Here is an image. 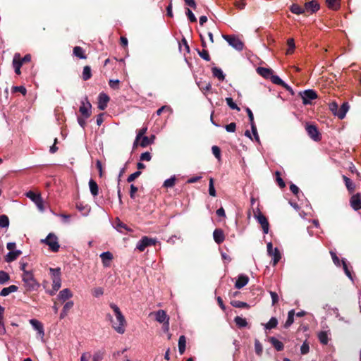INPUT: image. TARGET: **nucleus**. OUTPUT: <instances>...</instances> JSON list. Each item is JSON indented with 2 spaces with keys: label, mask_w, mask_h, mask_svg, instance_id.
Returning a JSON list of instances; mask_svg holds the SVG:
<instances>
[{
  "label": "nucleus",
  "mask_w": 361,
  "mask_h": 361,
  "mask_svg": "<svg viewBox=\"0 0 361 361\" xmlns=\"http://www.w3.org/2000/svg\"><path fill=\"white\" fill-rule=\"evenodd\" d=\"M100 257L102 259L103 266L105 267H109L110 266L111 261L113 259V255L111 252L109 251L104 252L100 255Z\"/></svg>",
  "instance_id": "a211bd4d"
},
{
  "label": "nucleus",
  "mask_w": 361,
  "mask_h": 361,
  "mask_svg": "<svg viewBox=\"0 0 361 361\" xmlns=\"http://www.w3.org/2000/svg\"><path fill=\"white\" fill-rule=\"evenodd\" d=\"M21 255L20 250L10 251L5 257L7 262H11L17 259L18 256Z\"/></svg>",
  "instance_id": "a878e982"
},
{
  "label": "nucleus",
  "mask_w": 361,
  "mask_h": 361,
  "mask_svg": "<svg viewBox=\"0 0 361 361\" xmlns=\"http://www.w3.org/2000/svg\"><path fill=\"white\" fill-rule=\"evenodd\" d=\"M22 61H20V56L19 54H15L13 60V66L15 69L16 74H20V68L22 66Z\"/></svg>",
  "instance_id": "412c9836"
},
{
  "label": "nucleus",
  "mask_w": 361,
  "mask_h": 361,
  "mask_svg": "<svg viewBox=\"0 0 361 361\" xmlns=\"http://www.w3.org/2000/svg\"><path fill=\"white\" fill-rule=\"evenodd\" d=\"M290 10L293 13H295L297 15H300V14L305 13V8H302L301 6H300L299 5L295 4H293L291 5Z\"/></svg>",
  "instance_id": "2f4dec72"
},
{
  "label": "nucleus",
  "mask_w": 361,
  "mask_h": 361,
  "mask_svg": "<svg viewBox=\"0 0 361 361\" xmlns=\"http://www.w3.org/2000/svg\"><path fill=\"white\" fill-rule=\"evenodd\" d=\"M73 305L74 303L73 301H68L63 305V310L68 312V311L73 307Z\"/></svg>",
  "instance_id": "774afa93"
},
{
  "label": "nucleus",
  "mask_w": 361,
  "mask_h": 361,
  "mask_svg": "<svg viewBox=\"0 0 361 361\" xmlns=\"http://www.w3.org/2000/svg\"><path fill=\"white\" fill-rule=\"evenodd\" d=\"M209 194L212 197H216V193L214 188V180L213 178H209Z\"/></svg>",
  "instance_id": "79ce46f5"
},
{
  "label": "nucleus",
  "mask_w": 361,
  "mask_h": 361,
  "mask_svg": "<svg viewBox=\"0 0 361 361\" xmlns=\"http://www.w3.org/2000/svg\"><path fill=\"white\" fill-rule=\"evenodd\" d=\"M255 352L258 355H260L262 353V345L258 340H256L255 342Z\"/></svg>",
  "instance_id": "5fc2aeb1"
},
{
  "label": "nucleus",
  "mask_w": 361,
  "mask_h": 361,
  "mask_svg": "<svg viewBox=\"0 0 361 361\" xmlns=\"http://www.w3.org/2000/svg\"><path fill=\"white\" fill-rule=\"evenodd\" d=\"M343 178L348 190L351 192H353L355 190V185L353 184L352 180L345 176H343Z\"/></svg>",
  "instance_id": "4c0bfd02"
},
{
  "label": "nucleus",
  "mask_w": 361,
  "mask_h": 361,
  "mask_svg": "<svg viewBox=\"0 0 361 361\" xmlns=\"http://www.w3.org/2000/svg\"><path fill=\"white\" fill-rule=\"evenodd\" d=\"M234 321L236 325L240 328L245 327L247 325L246 319L239 316L235 317Z\"/></svg>",
  "instance_id": "c9c22d12"
},
{
  "label": "nucleus",
  "mask_w": 361,
  "mask_h": 361,
  "mask_svg": "<svg viewBox=\"0 0 361 361\" xmlns=\"http://www.w3.org/2000/svg\"><path fill=\"white\" fill-rule=\"evenodd\" d=\"M255 217L259 224H260L264 233L267 234L269 233V224L265 216L259 212L257 214H255Z\"/></svg>",
  "instance_id": "ddd939ff"
},
{
  "label": "nucleus",
  "mask_w": 361,
  "mask_h": 361,
  "mask_svg": "<svg viewBox=\"0 0 361 361\" xmlns=\"http://www.w3.org/2000/svg\"><path fill=\"white\" fill-rule=\"evenodd\" d=\"M278 324V320L276 317H271L269 321L264 324V327L266 329H271L276 327Z\"/></svg>",
  "instance_id": "e433bc0d"
},
{
  "label": "nucleus",
  "mask_w": 361,
  "mask_h": 361,
  "mask_svg": "<svg viewBox=\"0 0 361 361\" xmlns=\"http://www.w3.org/2000/svg\"><path fill=\"white\" fill-rule=\"evenodd\" d=\"M226 104L231 109H236L238 111L240 110V109L238 107L236 104L233 102V99L231 97H227L226 99Z\"/></svg>",
  "instance_id": "603ef678"
},
{
  "label": "nucleus",
  "mask_w": 361,
  "mask_h": 361,
  "mask_svg": "<svg viewBox=\"0 0 361 361\" xmlns=\"http://www.w3.org/2000/svg\"><path fill=\"white\" fill-rule=\"evenodd\" d=\"M73 297V293L68 288H64L61 290L58 295V298L59 300L64 302L66 300Z\"/></svg>",
  "instance_id": "4be33fe9"
},
{
  "label": "nucleus",
  "mask_w": 361,
  "mask_h": 361,
  "mask_svg": "<svg viewBox=\"0 0 361 361\" xmlns=\"http://www.w3.org/2000/svg\"><path fill=\"white\" fill-rule=\"evenodd\" d=\"M109 101V97L104 92L100 93L98 98V108L100 110H104L107 106Z\"/></svg>",
  "instance_id": "2eb2a0df"
},
{
  "label": "nucleus",
  "mask_w": 361,
  "mask_h": 361,
  "mask_svg": "<svg viewBox=\"0 0 361 361\" xmlns=\"http://www.w3.org/2000/svg\"><path fill=\"white\" fill-rule=\"evenodd\" d=\"M10 277L8 273L4 271H0V284H4L8 281Z\"/></svg>",
  "instance_id": "de8ad7c7"
},
{
  "label": "nucleus",
  "mask_w": 361,
  "mask_h": 361,
  "mask_svg": "<svg viewBox=\"0 0 361 361\" xmlns=\"http://www.w3.org/2000/svg\"><path fill=\"white\" fill-rule=\"evenodd\" d=\"M318 338L322 344H327L329 342L328 334L326 331H321L318 334Z\"/></svg>",
  "instance_id": "ea45409f"
},
{
  "label": "nucleus",
  "mask_w": 361,
  "mask_h": 361,
  "mask_svg": "<svg viewBox=\"0 0 361 361\" xmlns=\"http://www.w3.org/2000/svg\"><path fill=\"white\" fill-rule=\"evenodd\" d=\"M27 197L35 202L39 211L44 210V202L39 194H36L32 191H29L26 194Z\"/></svg>",
  "instance_id": "0eeeda50"
},
{
  "label": "nucleus",
  "mask_w": 361,
  "mask_h": 361,
  "mask_svg": "<svg viewBox=\"0 0 361 361\" xmlns=\"http://www.w3.org/2000/svg\"><path fill=\"white\" fill-rule=\"evenodd\" d=\"M109 305L112 309L115 317V319H113L111 315H108V317L111 321V326L116 332L122 334L125 332V327L126 325V319L120 308L116 304L111 303Z\"/></svg>",
  "instance_id": "f257e3e1"
},
{
  "label": "nucleus",
  "mask_w": 361,
  "mask_h": 361,
  "mask_svg": "<svg viewBox=\"0 0 361 361\" xmlns=\"http://www.w3.org/2000/svg\"><path fill=\"white\" fill-rule=\"evenodd\" d=\"M306 131L308 135L314 141H319L320 140V134L317 128V127L314 125H307L306 126Z\"/></svg>",
  "instance_id": "f8f14e48"
},
{
  "label": "nucleus",
  "mask_w": 361,
  "mask_h": 361,
  "mask_svg": "<svg viewBox=\"0 0 361 361\" xmlns=\"http://www.w3.org/2000/svg\"><path fill=\"white\" fill-rule=\"evenodd\" d=\"M141 174V172L140 171H136L132 174H130L128 178H127V181L128 183H130V182H133L135 178H137V177L140 176V175Z\"/></svg>",
  "instance_id": "bf43d9fd"
},
{
  "label": "nucleus",
  "mask_w": 361,
  "mask_h": 361,
  "mask_svg": "<svg viewBox=\"0 0 361 361\" xmlns=\"http://www.w3.org/2000/svg\"><path fill=\"white\" fill-rule=\"evenodd\" d=\"M30 324L32 325L33 329L37 331L38 336L43 340L44 336V330L43 324L35 319H32L30 320Z\"/></svg>",
  "instance_id": "9d476101"
},
{
  "label": "nucleus",
  "mask_w": 361,
  "mask_h": 361,
  "mask_svg": "<svg viewBox=\"0 0 361 361\" xmlns=\"http://www.w3.org/2000/svg\"><path fill=\"white\" fill-rule=\"evenodd\" d=\"M212 73L214 77L217 78L219 80L223 81L225 78V75L221 69L214 67L212 68Z\"/></svg>",
  "instance_id": "72a5a7b5"
},
{
  "label": "nucleus",
  "mask_w": 361,
  "mask_h": 361,
  "mask_svg": "<svg viewBox=\"0 0 361 361\" xmlns=\"http://www.w3.org/2000/svg\"><path fill=\"white\" fill-rule=\"evenodd\" d=\"M269 341H270V343H271V345L276 348V350H277L278 351H281L283 349V344L281 341H280L279 340L276 339V338L274 337H271L269 338Z\"/></svg>",
  "instance_id": "c756f323"
},
{
  "label": "nucleus",
  "mask_w": 361,
  "mask_h": 361,
  "mask_svg": "<svg viewBox=\"0 0 361 361\" xmlns=\"http://www.w3.org/2000/svg\"><path fill=\"white\" fill-rule=\"evenodd\" d=\"M272 259L273 265L275 266L281 259V255L278 248L275 247L272 253L269 255Z\"/></svg>",
  "instance_id": "cd10ccee"
},
{
  "label": "nucleus",
  "mask_w": 361,
  "mask_h": 361,
  "mask_svg": "<svg viewBox=\"0 0 361 361\" xmlns=\"http://www.w3.org/2000/svg\"><path fill=\"white\" fill-rule=\"evenodd\" d=\"M89 187L91 194L95 197L98 195L99 192V188L97 183L93 180L90 179L89 181Z\"/></svg>",
  "instance_id": "c85d7f7f"
},
{
  "label": "nucleus",
  "mask_w": 361,
  "mask_h": 361,
  "mask_svg": "<svg viewBox=\"0 0 361 361\" xmlns=\"http://www.w3.org/2000/svg\"><path fill=\"white\" fill-rule=\"evenodd\" d=\"M155 319L159 323H164L166 321H169V317L164 310H159L154 313Z\"/></svg>",
  "instance_id": "f3484780"
},
{
  "label": "nucleus",
  "mask_w": 361,
  "mask_h": 361,
  "mask_svg": "<svg viewBox=\"0 0 361 361\" xmlns=\"http://www.w3.org/2000/svg\"><path fill=\"white\" fill-rule=\"evenodd\" d=\"M212 151L213 154L215 156L216 158L219 159L221 157V151L219 147L217 146H213L212 147Z\"/></svg>",
  "instance_id": "680f3d73"
},
{
  "label": "nucleus",
  "mask_w": 361,
  "mask_h": 361,
  "mask_svg": "<svg viewBox=\"0 0 361 361\" xmlns=\"http://www.w3.org/2000/svg\"><path fill=\"white\" fill-rule=\"evenodd\" d=\"M49 271L52 278V290H49V293L54 295L61 286V269L60 268H50Z\"/></svg>",
  "instance_id": "7ed1b4c3"
},
{
  "label": "nucleus",
  "mask_w": 361,
  "mask_h": 361,
  "mask_svg": "<svg viewBox=\"0 0 361 361\" xmlns=\"http://www.w3.org/2000/svg\"><path fill=\"white\" fill-rule=\"evenodd\" d=\"M327 5L329 8L337 10L339 8L338 0H326Z\"/></svg>",
  "instance_id": "09e8293b"
},
{
  "label": "nucleus",
  "mask_w": 361,
  "mask_h": 361,
  "mask_svg": "<svg viewBox=\"0 0 361 361\" xmlns=\"http://www.w3.org/2000/svg\"><path fill=\"white\" fill-rule=\"evenodd\" d=\"M92 76V73H91V68L90 66H86L84 67L83 68V71H82V78L84 80H87L88 79H90Z\"/></svg>",
  "instance_id": "37998d69"
},
{
  "label": "nucleus",
  "mask_w": 361,
  "mask_h": 361,
  "mask_svg": "<svg viewBox=\"0 0 361 361\" xmlns=\"http://www.w3.org/2000/svg\"><path fill=\"white\" fill-rule=\"evenodd\" d=\"M147 126L142 127L141 129L137 130L135 140L133 142V148H136L138 146V142H140V140L142 138V137L144 136V135L147 133Z\"/></svg>",
  "instance_id": "393cba45"
},
{
  "label": "nucleus",
  "mask_w": 361,
  "mask_h": 361,
  "mask_svg": "<svg viewBox=\"0 0 361 361\" xmlns=\"http://www.w3.org/2000/svg\"><path fill=\"white\" fill-rule=\"evenodd\" d=\"M223 37L229 45L236 50L240 51L243 49V43L239 38L231 35H223Z\"/></svg>",
  "instance_id": "423d86ee"
},
{
  "label": "nucleus",
  "mask_w": 361,
  "mask_h": 361,
  "mask_svg": "<svg viewBox=\"0 0 361 361\" xmlns=\"http://www.w3.org/2000/svg\"><path fill=\"white\" fill-rule=\"evenodd\" d=\"M9 226V219L6 215L0 216V227L7 228Z\"/></svg>",
  "instance_id": "c03bdc74"
},
{
  "label": "nucleus",
  "mask_w": 361,
  "mask_h": 361,
  "mask_svg": "<svg viewBox=\"0 0 361 361\" xmlns=\"http://www.w3.org/2000/svg\"><path fill=\"white\" fill-rule=\"evenodd\" d=\"M18 288V286H16L15 285H11L8 287L4 288L0 292V295L2 297L7 296L10 293L17 291Z\"/></svg>",
  "instance_id": "bb28decb"
},
{
  "label": "nucleus",
  "mask_w": 361,
  "mask_h": 361,
  "mask_svg": "<svg viewBox=\"0 0 361 361\" xmlns=\"http://www.w3.org/2000/svg\"><path fill=\"white\" fill-rule=\"evenodd\" d=\"M176 183V178L175 176H172L169 179H166L164 183V186L165 188H172Z\"/></svg>",
  "instance_id": "8fccbe9b"
},
{
  "label": "nucleus",
  "mask_w": 361,
  "mask_h": 361,
  "mask_svg": "<svg viewBox=\"0 0 361 361\" xmlns=\"http://www.w3.org/2000/svg\"><path fill=\"white\" fill-rule=\"evenodd\" d=\"M92 294L95 298H99L104 294V289L102 287L94 288Z\"/></svg>",
  "instance_id": "49530a36"
},
{
  "label": "nucleus",
  "mask_w": 361,
  "mask_h": 361,
  "mask_svg": "<svg viewBox=\"0 0 361 361\" xmlns=\"http://www.w3.org/2000/svg\"><path fill=\"white\" fill-rule=\"evenodd\" d=\"M186 347V338L184 336H180L178 339V350L180 355L183 354Z\"/></svg>",
  "instance_id": "7c9ffc66"
},
{
  "label": "nucleus",
  "mask_w": 361,
  "mask_h": 361,
  "mask_svg": "<svg viewBox=\"0 0 361 361\" xmlns=\"http://www.w3.org/2000/svg\"><path fill=\"white\" fill-rule=\"evenodd\" d=\"M235 6L238 8V9H243L245 6V2L244 0H235Z\"/></svg>",
  "instance_id": "338daca9"
},
{
  "label": "nucleus",
  "mask_w": 361,
  "mask_h": 361,
  "mask_svg": "<svg viewBox=\"0 0 361 361\" xmlns=\"http://www.w3.org/2000/svg\"><path fill=\"white\" fill-rule=\"evenodd\" d=\"M294 315H295V312L293 310L288 312L287 320H286V323L284 324V327L286 329H288L293 323Z\"/></svg>",
  "instance_id": "473e14b6"
},
{
  "label": "nucleus",
  "mask_w": 361,
  "mask_h": 361,
  "mask_svg": "<svg viewBox=\"0 0 361 361\" xmlns=\"http://www.w3.org/2000/svg\"><path fill=\"white\" fill-rule=\"evenodd\" d=\"M310 350L309 344L307 342L305 341L300 348V352L302 355H306L308 353Z\"/></svg>",
  "instance_id": "4d7b16f0"
},
{
  "label": "nucleus",
  "mask_w": 361,
  "mask_h": 361,
  "mask_svg": "<svg viewBox=\"0 0 361 361\" xmlns=\"http://www.w3.org/2000/svg\"><path fill=\"white\" fill-rule=\"evenodd\" d=\"M231 304L233 307H237V308H249L250 307V305L247 303H246L245 302L239 301V300L231 301Z\"/></svg>",
  "instance_id": "58836bf2"
},
{
  "label": "nucleus",
  "mask_w": 361,
  "mask_h": 361,
  "mask_svg": "<svg viewBox=\"0 0 361 361\" xmlns=\"http://www.w3.org/2000/svg\"><path fill=\"white\" fill-rule=\"evenodd\" d=\"M257 71L263 78H264L266 79H270L272 82H273L274 78L278 77L277 75L274 74V71L271 68L259 67L257 69Z\"/></svg>",
  "instance_id": "9b49d317"
},
{
  "label": "nucleus",
  "mask_w": 361,
  "mask_h": 361,
  "mask_svg": "<svg viewBox=\"0 0 361 361\" xmlns=\"http://www.w3.org/2000/svg\"><path fill=\"white\" fill-rule=\"evenodd\" d=\"M73 54L78 57L79 59H86V56L85 54L84 50L80 47H75L73 49Z\"/></svg>",
  "instance_id": "f704fd0d"
},
{
  "label": "nucleus",
  "mask_w": 361,
  "mask_h": 361,
  "mask_svg": "<svg viewBox=\"0 0 361 361\" xmlns=\"http://www.w3.org/2000/svg\"><path fill=\"white\" fill-rule=\"evenodd\" d=\"M104 353L102 350H98L94 353L92 361H102L104 357Z\"/></svg>",
  "instance_id": "3c124183"
},
{
  "label": "nucleus",
  "mask_w": 361,
  "mask_h": 361,
  "mask_svg": "<svg viewBox=\"0 0 361 361\" xmlns=\"http://www.w3.org/2000/svg\"><path fill=\"white\" fill-rule=\"evenodd\" d=\"M249 278L246 275L240 274L238 276V279L235 281V287L238 289H240L247 284Z\"/></svg>",
  "instance_id": "6ab92c4d"
},
{
  "label": "nucleus",
  "mask_w": 361,
  "mask_h": 361,
  "mask_svg": "<svg viewBox=\"0 0 361 361\" xmlns=\"http://www.w3.org/2000/svg\"><path fill=\"white\" fill-rule=\"evenodd\" d=\"M269 293L272 300V305H274L279 301L278 294L273 291H270Z\"/></svg>",
  "instance_id": "69168bd1"
},
{
  "label": "nucleus",
  "mask_w": 361,
  "mask_h": 361,
  "mask_svg": "<svg viewBox=\"0 0 361 361\" xmlns=\"http://www.w3.org/2000/svg\"><path fill=\"white\" fill-rule=\"evenodd\" d=\"M329 107L333 114L336 116V113L338 112V109L339 108L338 104L336 102H331L329 104Z\"/></svg>",
  "instance_id": "13d9d810"
},
{
  "label": "nucleus",
  "mask_w": 361,
  "mask_h": 361,
  "mask_svg": "<svg viewBox=\"0 0 361 361\" xmlns=\"http://www.w3.org/2000/svg\"><path fill=\"white\" fill-rule=\"evenodd\" d=\"M225 128L226 130L228 131V132H230V133H233L235 131V128H236V124L233 122L226 125L225 126Z\"/></svg>",
  "instance_id": "052dcab7"
},
{
  "label": "nucleus",
  "mask_w": 361,
  "mask_h": 361,
  "mask_svg": "<svg viewBox=\"0 0 361 361\" xmlns=\"http://www.w3.org/2000/svg\"><path fill=\"white\" fill-rule=\"evenodd\" d=\"M185 14L190 22L195 23L197 21L196 17L190 8L186 9Z\"/></svg>",
  "instance_id": "864d4df0"
},
{
  "label": "nucleus",
  "mask_w": 361,
  "mask_h": 361,
  "mask_svg": "<svg viewBox=\"0 0 361 361\" xmlns=\"http://www.w3.org/2000/svg\"><path fill=\"white\" fill-rule=\"evenodd\" d=\"M348 109V104L346 102L343 103L341 106L338 109V112L336 113V116L340 119L344 118Z\"/></svg>",
  "instance_id": "5701e85b"
},
{
  "label": "nucleus",
  "mask_w": 361,
  "mask_h": 361,
  "mask_svg": "<svg viewBox=\"0 0 361 361\" xmlns=\"http://www.w3.org/2000/svg\"><path fill=\"white\" fill-rule=\"evenodd\" d=\"M151 159H152V156H151L150 153L148 152H144V153L141 154V155H140L141 161H149L151 160Z\"/></svg>",
  "instance_id": "e2e57ef3"
},
{
  "label": "nucleus",
  "mask_w": 361,
  "mask_h": 361,
  "mask_svg": "<svg viewBox=\"0 0 361 361\" xmlns=\"http://www.w3.org/2000/svg\"><path fill=\"white\" fill-rule=\"evenodd\" d=\"M213 237L214 241L217 244H221L225 240V235L224 231L220 228H216L214 231Z\"/></svg>",
  "instance_id": "aec40b11"
},
{
  "label": "nucleus",
  "mask_w": 361,
  "mask_h": 361,
  "mask_svg": "<svg viewBox=\"0 0 361 361\" xmlns=\"http://www.w3.org/2000/svg\"><path fill=\"white\" fill-rule=\"evenodd\" d=\"M22 280L27 291H33L38 289L39 283L35 280L32 272L24 271Z\"/></svg>",
  "instance_id": "f03ea898"
},
{
  "label": "nucleus",
  "mask_w": 361,
  "mask_h": 361,
  "mask_svg": "<svg viewBox=\"0 0 361 361\" xmlns=\"http://www.w3.org/2000/svg\"><path fill=\"white\" fill-rule=\"evenodd\" d=\"M199 55L204 60L207 61H210V56H209V54L208 53V51L207 50H204L203 49L202 51H199Z\"/></svg>",
  "instance_id": "6e6d98bb"
},
{
  "label": "nucleus",
  "mask_w": 361,
  "mask_h": 361,
  "mask_svg": "<svg viewBox=\"0 0 361 361\" xmlns=\"http://www.w3.org/2000/svg\"><path fill=\"white\" fill-rule=\"evenodd\" d=\"M156 243V239L151 238L147 236H144L137 242L136 248L140 252H142L147 247L154 245Z\"/></svg>",
  "instance_id": "39448f33"
},
{
  "label": "nucleus",
  "mask_w": 361,
  "mask_h": 361,
  "mask_svg": "<svg viewBox=\"0 0 361 361\" xmlns=\"http://www.w3.org/2000/svg\"><path fill=\"white\" fill-rule=\"evenodd\" d=\"M287 44H288V49L286 51V54H290L293 52L294 51V49H295V42H294V39L293 38H290L288 39L287 41Z\"/></svg>",
  "instance_id": "a18cd8bd"
},
{
  "label": "nucleus",
  "mask_w": 361,
  "mask_h": 361,
  "mask_svg": "<svg viewBox=\"0 0 361 361\" xmlns=\"http://www.w3.org/2000/svg\"><path fill=\"white\" fill-rule=\"evenodd\" d=\"M109 84V86L114 90H117L119 87V80H110Z\"/></svg>",
  "instance_id": "0e129e2a"
},
{
  "label": "nucleus",
  "mask_w": 361,
  "mask_h": 361,
  "mask_svg": "<svg viewBox=\"0 0 361 361\" xmlns=\"http://www.w3.org/2000/svg\"><path fill=\"white\" fill-rule=\"evenodd\" d=\"M140 140V142H138V145H140L142 147H146L153 143V140H150L149 137L147 136H142Z\"/></svg>",
  "instance_id": "a19ab883"
},
{
  "label": "nucleus",
  "mask_w": 361,
  "mask_h": 361,
  "mask_svg": "<svg viewBox=\"0 0 361 361\" xmlns=\"http://www.w3.org/2000/svg\"><path fill=\"white\" fill-rule=\"evenodd\" d=\"M350 204L352 208L357 211L361 209V195L357 193L353 195L350 200Z\"/></svg>",
  "instance_id": "4468645a"
},
{
  "label": "nucleus",
  "mask_w": 361,
  "mask_h": 361,
  "mask_svg": "<svg viewBox=\"0 0 361 361\" xmlns=\"http://www.w3.org/2000/svg\"><path fill=\"white\" fill-rule=\"evenodd\" d=\"M41 243L47 245L49 250L54 252H58L60 248L58 237L52 233H49L46 238L42 239Z\"/></svg>",
  "instance_id": "20e7f679"
},
{
  "label": "nucleus",
  "mask_w": 361,
  "mask_h": 361,
  "mask_svg": "<svg viewBox=\"0 0 361 361\" xmlns=\"http://www.w3.org/2000/svg\"><path fill=\"white\" fill-rule=\"evenodd\" d=\"M300 94L304 104H311L312 101L317 97L316 92L312 90H305Z\"/></svg>",
  "instance_id": "1a4fd4ad"
},
{
  "label": "nucleus",
  "mask_w": 361,
  "mask_h": 361,
  "mask_svg": "<svg viewBox=\"0 0 361 361\" xmlns=\"http://www.w3.org/2000/svg\"><path fill=\"white\" fill-rule=\"evenodd\" d=\"M273 83L281 85L283 87H284L287 91L290 92L291 94H294V92L291 87H290L288 84L284 82L279 77H274L273 79Z\"/></svg>",
  "instance_id": "b1692460"
},
{
  "label": "nucleus",
  "mask_w": 361,
  "mask_h": 361,
  "mask_svg": "<svg viewBox=\"0 0 361 361\" xmlns=\"http://www.w3.org/2000/svg\"><path fill=\"white\" fill-rule=\"evenodd\" d=\"M91 108H92V105H91L90 102H89L87 97H85L81 101V105H80V109H79L80 112L85 117V118H87L90 116Z\"/></svg>",
  "instance_id": "6e6552de"
},
{
  "label": "nucleus",
  "mask_w": 361,
  "mask_h": 361,
  "mask_svg": "<svg viewBox=\"0 0 361 361\" xmlns=\"http://www.w3.org/2000/svg\"><path fill=\"white\" fill-rule=\"evenodd\" d=\"M319 8V5L316 1H311L305 3V12L313 13Z\"/></svg>",
  "instance_id": "dca6fc26"
}]
</instances>
